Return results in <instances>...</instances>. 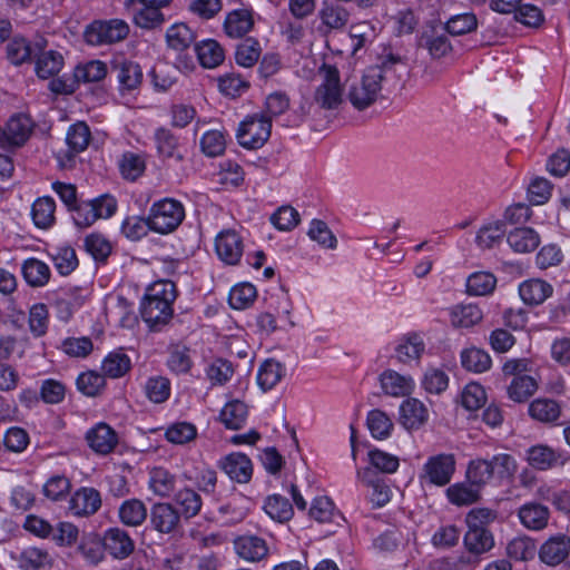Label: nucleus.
<instances>
[{
    "label": "nucleus",
    "mask_w": 570,
    "mask_h": 570,
    "mask_svg": "<svg viewBox=\"0 0 570 570\" xmlns=\"http://www.w3.org/2000/svg\"><path fill=\"white\" fill-rule=\"evenodd\" d=\"M175 298V285L171 282H158L148 288L140 312L150 328L168 323L173 316L171 303Z\"/></svg>",
    "instance_id": "nucleus-1"
},
{
    "label": "nucleus",
    "mask_w": 570,
    "mask_h": 570,
    "mask_svg": "<svg viewBox=\"0 0 570 570\" xmlns=\"http://www.w3.org/2000/svg\"><path fill=\"white\" fill-rule=\"evenodd\" d=\"M184 218L183 204L174 198H164L151 205L147 224H149V229L166 235L176 230Z\"/></svg>",
    "instance_id": "nucleus-2"
},
{
    "label": "nucleus",
    "mask_w": 570,
    "mask_h": 570,
    "mask_svg": "<svg viewBox=\"0 0 570 570\" xmlns=\"http://www.w3.org/2000/svg\"><path fill=\"white\" fill-rule=\"evenodd\" d=\"M272 132V120L261 114L247 116L239 125L237 140L240 146L247 149L263 147Z\"/></svg>",
    "instance_id": "nucleus-3"
},
{
    "label": "nucleus",
    "mask_w": 570,
    "mask_h": 570,
    "mask_svg": "<svg viewBox=\"0 0 570 570\" xmlns=\"http://www.w3.org/2000/svg\"><path fill=\"white\" fill-rule=\"evenodd\" d=\"M117 203L114 197L104 195L88 202L77 203L71 209L72 219L79 227H89L99 218H108L116 212Z\"/></svg>",
    "instance_id": "nucleus-4"
},
{
    "label": "nucleus",
    "mask_w": 570,
    "mask_h": 570,
    "mask_svg": "<svg viewBox=\"0 0 570 570\" xmlns=\"http://www.w3.org/2000/svg\"><path fill=\"white\" fill-rule=\"evenodd\" d=\"M367 69H377L380 73V83L399 85L410 71L407 58L393 51L391 48H384L377 57V63Z\"/></svg>",
    "instance_id": "nucleus-5"
},
{
    "label": "nucleus",
    "mask_w": 570,
    "mask_h": 570,
    "mask_svg": "<svg viewBox=\"0 0 570 570\" xmlns=\"http://www.w3.org/2000/svg\"><path fill=\"white\" fill-rule=\"evenodd\" d=\"M456 460L452 453H441L430 456L422 468L420 475L425 481L435 487L449 484L455 472Z\"/></svg>",
    "instance_id": "nucleus-6"
},
{
    "label": "nucleus",
    "mask_w": 570,
    "mask_h": 570,
    "mask_svg": "<svg viewBox=\"0 0 570 570\" xmlns=\"http://www.w3.org/2000/svg\"><path fill=\"white\" fill-rule=\"evenodd\" d=\"M129 32V27L124 20L95 21L85 31L87 43L100 46L124 40Z\"/></svg>",
    "instance_id": "nucleus-7"
},
{
    "label": "nucleus",
    "mask_w": 570,
    "mask_h": 570,
    "mask_svg": "<svg viewBox=\"0 0 570 570\" xmlns=\"http://www.w3.org/2000/svg\"><path fill=\"white\" fill-rule=\"evenodd\" d=\"M380 77L377 69H366L361 80L351 86L348 99L356 109L363 110L377 99L382 89Z\"/></svg>",
    "instance_id": "nucleus-8"
},
{
    "label": "nucleus",
    "mask_w": 570,
    "mask_h": 570,
    "mask_svg": "<svg viewBox=\"0 0 570 570\" xmlns=\"http://www.w3.org/2000/svg\"><path fill=\"white\" fill-rule=\"evenodd\" d=\"M323 82L315 91V101L325 109H334L342 102L340 72L335 66L324 63L321 68Z\"/></svg>",
    "instance_id": "nucleus-9"
},
{
    "label": "nucleus",
    "mask_w": 570,
    "mask_h": 570,
    "mask_svg": "<svg viewBox=\"0 0 570 570\" xmlns=\"http://www.w3.org/2000/svg\"><path fill=\"white\" fill-rule=\"evenodd\" d=\"M33 122L29 116L18 114L12 116L4 128H0V147H20L30 137Z\"/></svg>",
    "instance_id": "nucleus-10"
},
{
    "label": "nucleus",
    "mask_w": 570,
    "mask_h": 570,
    "mask_svg": "<svg viewBox=\"0 0 570 570\" xmlns=\"http://www.w3.org/2000/svg\"><path fill=\"white\" fill-rule=\"evenodd\" d=\"M153 529L161 534H171L180 528V513L168 502L155 503L149 513Z\"/></svg>",
    "instance_id": "nucleus-11"
},
{
    "label": "nucleus",
    "mask_w": 570,
    "mask_h": 570,
    "mask_svg": "<svg viewBox=\"0 0 570 570\" xmlns=\"http://www.w3.org/2000/svg\"><path fill=\"white\" fill-rule=\"evenodd\" d=\"M86 441L95 453L107 455L118 444V435L111 426L100 422L87 431Z\"/></svg>",
    "instance_id": "nucleus-12"
},
{
    "label": "nucleus",
    "mask_w": 570,
    "mask_h": 570,
    "mask_svg": "<svg viewBox=\"0 0 570 570\" xmlns=\"http://www.w3.org/2000/svg\"><path fill=\"white\" fill-rule=\"evenodd\" d=\"M218 257L228 265H236L243 255V243L234 230L222 232L215 242Z\"/></svg>",
    "instance_id": "nucleus-13"
},
{
    "label": "nucleus",
    "mask_w": 570,
    "mask_h": 570,
    "mask_svg": "<svg viewBox=\"0 0 570 570\" xmlns=\"http://www.w3.org/2000/svg\"><path fill=\"white\" fill-rule=\"evenodd\" d=\"M254 28L252 9L239 8L227 13L224 21V31L227 37L239 39L246 36Z\"/></svg>",
    "instance_id": "nucleus-14"
},
{
    "label": "nucleus",
    "mask_w": 570,
    "mask_h": 570,
    "mask_svg": "<svg viewBox=\"0 0 570 570\" xmlns=\"http://www.w3.org/2000/svg\"><path fill=\"white\" fill-rule=\"evenodd\" d=\"M218 466L232 479L239 483H247L253 473L250 460L243 453L236 452L226 455Z\"/></svg>",
    "instance_id": "nucleus-15"
},
{
    "label": "nucleus",
    "mask_w": 570,
    "mask_h": 570,
    "mask_svg": "<svg viewBox=\"0 0 570 570\" xmlns=\"http://www.w3.org/2000/svg\"><path fill=\"white\" fill-rule=\"evenodd\" d=\"M570 552V538L557 534L549 538L540 548L539 557L549 566H558L566 560Z\"/></svg>",
    "instance_id": "nucleus-16"
},
{
    "label": "nucleus",
    "mask_w": 570,
    "mask_h": 570,
    "mask_svg": "<svg viewBox=\"0 0 570 570\" xmlns=\"http://www.w3.org/2000/svg\"><path fill=\"white\" fill-rule=\"evenodd\" d=\"M381 387L385 394L402 397L414 390V381L410 375H402L393 370H386L380 375Z\"/></svg>",
    "instance_id": "nucleus-17"
},
{
    "label": "nucleus",
    "mask_w": 570,
    "mask_h": 570,
    "mask_svg": "<svg viewBox=\"0 0 570 570\" xmlns=\"http://www.w3.org/2000/svg\"><path fill=\"white\" fill-rule=\"evenodd\" d=\"M236 553L244 560L256 562L268 554L266 541L257 535H240L235 539Z\"/></svg>",
    "instance_id": "nucleus-18"
},
{
    "label": "nucleus",
    "mask_w": 570,
    "mask_h": 570,
    "mask_svg": "<svg viewBox=\"0 0 570 570\" xmlns=\"http://www.w3.org/2000/svg\"><path fill=\"white\" fill-rule=\"evenodd\" d=\"M101 505L100 493L94 488H82L75 492L69 502V509L75 515H90Z\"/></svg>",
    "instance_id": "nucleus-19"
},
{
    "label": "nucleus",
    "mask_w": 570,
    "mask_h": 570,
    "mask_svg": "<svg viewBox=\"0 0 570 570\" xmlns=\"http://www.w3.org/2000/svg\"><path fill=\"white\" fill-rule=\"evenodd\" d=\"M112 72L119 81L121 90H134L138 88L142 80V71L138 63L127 59H115L112 61Z\"/></svg>",
    "instance_id": "nucleus-20"
},
{
    "label": "nucleus",
    "mask_w": 570,
    "mask_h": 570,
    "mask_svg": "<svg viewBox=\"0 0 570 570\" xmlns=\"http://www.w3.org/2000/svg\"><path fill=\"white\" fill-rule=\"evenodd\" d=\"M519 519L527 529L533 531L543 530L550 518L549 508L537 502L523 504L518 512Z\"/></svg>",
    "instance_id": "nucleus-21"
},
{
    "label": "nucleus",
    "mask_w": 570,
    "mask_h": 570,
    "mask_svg": "<svg viewBox=\"0 0 570 570\" xmlns=\"http://www.w3.org/2000/svg\"><path fill=\"white\" fill-rule=\"evenodd\" d=\"M104 547L115 558L124 559L134 551V541L125 530L111 528L105 532Z\"/></svg>",
    "instance_id": "nucleus-22"
},
{
    "label": "nucleus",
    "mask_w": 570,
    "mask_h": 570,
    "mask_svg": "<svg viewBox=\"0 0 570 570\" xmlns=\"http://www.w3.org/2000/svg\"><path fill=\"white\" fill-rule=\"evenodd\" d=\"M420 47L425 48L433 58H442L451 52L452 46L444 29L431 28L422 33Z\"/></svg>",
    "instance_id": "nucleus-23"
},
{
    "label": "nucleus",
    "mask_w": 570,
    "mask_h": 570,
    "mask_svg": "<svg viewBox=\"0 0 570 570\" xmlns=\"http://www.w3.org/2000/svg\"><path fill=\"white\" fill-rule=\"evenodd\" d=\"M463 544L469 553L481 556L494 547V538L489 529L468 528L463 537Z\"/></svg>",
    "instance_id": "nucleus-24"
},
{
    "label": "nucleus",
    "mask_w": 570,
    "mask_h": 570,
    "mask_svg": "<svg viewBox=\"0 0 570 570\" xmlns=\"http://www.w3.org/2000/svg\"><path fill=\"white\" fill-rule=\"evenodd\" d=\"M552 286L542 279H529L519 286L521 299L528 305H539L552 295Z\"/></svg>",
    "instance_id": "nucleus-25"
},
{
    "label": "nucleus",
    "mask_w": 570,
    "mask_h": 570,
    "mask_svg": "<svg viewBox=\"0 0 570 570\" xmlns=\"http://www.w3.org/2000/svg\"><path fill=\"white\" fill-rule=\"evenodd\" d=\"M425 350V344L419 334L412 333L400 338L395 355L399 362L407 364L420 360Z\"/></svg>",
    "instance_id": "nucleus-26"
},
{
    "label": "nucleus",
    "mask_w": 570,
    "mask_h": 570,
    "mask_svg": "<svg viewBox=\"0 0 570 570\" xmlns=\"http://www.w3.org/2000/svg\"><path fill=\"white\" fill-rule=\"evenodd\" d=\"M445 494L450 503L463 507L478 502L481 498V490L466 480V482H458L450 485Z\"/></svg>",
    "instance_id": "nucleus-27"
},
{
    "label": "nucleus",
    "mask_w": 570,
    "mask_h": 570,
    "mask_svg": "<svg viewBox=\"0 0 570 570\" xmlns=\"http://www.w3.org/2000/svg\"><path fill=\"white\" fill-rule=\"evenodd\" d=\"M428 417V411L422 402L416 399L405 400L400 407V422L407 429L420 428Z\"/></svg>",
    "instance_id": "nucleus-28"
},
{
    "label": "nucleus",
    "mask_w": 570,
    "mask_h": 570,
    "mask_svg": "<svg viewBox=\"0 0 570 570\" xmlns=\"http://www.w3.org/2000/svg\"><path fill=\"white\" fill-rule=\"evenodd\" d=\"M507 242L515 253H530L539 246L540 236L530 227H519L508 234Z\"/></svg>",
    "instance_id": "nucleus-29"
},
{
    "label": "nucleus",
    "mask_w": 570,
    "mask_h": 570,
    "mask_svg": "<svg viewBox=\"0 0 570 570\" xmlns=\"http://www.w3.org/2000/svg\"><path fill=\"white\" fill-rule=\"evenodd\" d=\"M561 455L548 445H533L527 451V461L535 470L546 471L556 466Z\"/></svg>",
    "instance_id": "nucleus-30"
},
{
    "label": "nucleus",
    "mask_w": 570,
    "mask_h": 570,
    "mask_svg": "<svg viewBox=\"0 0 570 570\" xmlns=\"http://www.w3.org/2000/svg\"><path fill=\"white\" fill-rule=\"evenodd\" d=\"M132 16L136 26L144 29H154L164 22V14L156 7L137 2L127 9Z\"/></svg>",
    "instance_id": "nucleus-31"
},
{
    "label": "nucleus",
    "mask_w": 570,
    "mask_h": 570,
    "mask_svg": "<svg viewBox=\"0 0 570 570\" xmlns=\"http://www.w3.org/2000/svg\"><path fill=\"white\" fill-rule=\"evenodd\" d=\"M195 52L204 68H215L225 59L223 47L213 39L204 40L195 46Z\"/></svg>",
    "instance_id": "nucleus-32"
},
{
    "label": "nucleus",
    "mask_w": 570,
    "mask_h": 570,
    "mask_svg": "<svg viewBox=\"0 0 570 570\" xmlns=\"http://www.w3.org/2000/svg\"><path fill=\"white\" fill-rule=\"evenodd\" d=\"M247 416V405L239 400H233L226 403L219 414L222 423L230 430H238L243 428L246 423Z\"/></svg>",
    "instance_id": "nucleus-33"
},
{
    "label": "nucleus",
    "mask_w": 570,
    "mask_h": 570,
    "mask_svg": "<svg viewBox=\"0 0 570 570\" xmlns=\"http://www.w3.org/2000/svg\"><path fill=\"white\" fill-rule=\"evenodd\" d=\"M451 324L456 328H469L483 318V313L478 305L461 304L451 309Z\"/></svg>",
    "instance_id": "nucleus-34"
},
{
    "label": "nucleus",
    "mask_w": 570,
    "mask_h": 570,
    "mask_svg": "<svg viewBox=\"0 0 570 570\" xmlns=\"http://www.w3.org/2000/svg\"><path fill=\"white\" fill-rule=\"evenodd\" d=\"M56 203L51 197H39L31 207V217L38 228L47 229L55 223Z\"/></svg>",
    "instance_id": "nucleus-35"
},
{
    "label": "nucleus",
    "mask_w": 570,
    "mask_h": 570,
    "mask_svg": "<svg viewBox=\"0 0 570 570\" xmlns=\"http://www.w3.org/2000/svg\"><path fill=\"white\" fill-rule=\"evenodd\" d=\"M22 274L26 282L32 287L45 286L50 278L49 266L37 258L24 261L22 264Z\"/></svg>",
    "instance_id": "nucleus-36"
},
{
    "label": "nucleus",
    "mask_w": 570,
    "mask_h": 570,
    "mask_svg": "<svg viewBox=\"0 0 570 570\" xmlns=\"http://www.w3.org/2000/svg\"><path fill=\"white\" fill-rule=\"evenodd\" d=\"M538 390V380L528 374L519 377H513L508 387V395L514 402H525Z\"/></svg>",
    "instance_id": "nucleus-37"
},
{
    "label": "nucleus",
    "mask_w": 570,
    "mask_h": 570,
    "mask_svg": "<svg viewBox=\"0 0 570 570\" xmlns=\"http://www.w3.org/2000/svg\"><path fill=\"white\" fill-rule=\"evenodd\" d=\"M174 501L179 507V513H181L185 519L196 517L203 505L200 495L190 488H184L176 492Z\"/></svg>",
    "instance_id": "nucleus-38"
},
{
    "label": "nucleus",
    "mask_w": 570,
    "mask_h": 570,
    "mask_svg": "<svg viewBox=\"0 0 570 570\" xmlns=\"http://www.w3.org/2000/svg\"><path fill=\"white\" fill-rule=\"evenodd\" d=\"M529 414L532 419L551 423L559 419L561 409L558 402L551 399H537L529 406Z\"/></svg>",
    "instance_id": "nucleus-39"
},
{
    "label": "nucleus",
    "mask_w": 570,
    "mask_h": 570,
    "mask_svg": "<svg viewBox=\"0 0 570 570\" xmlns=\"http://www.w3.org/2000/svg\"><path fill=\"white\" fill-rule=\"evenodd\" d=\"M149 487L155 494L168 498L176 488V476L164 468H155L150 472Z\"/></svg>",
    "instance_id": "nucleus-40"
},
{
    "label": "nucleus",
    "mask_w": 570,
    "mask_h": 570,
    "mask_svg": "<svg viewBox=\"0 0 570 570\" xmlns=\"http://www.w3.org/2000/svg\"><path fill=\"white\" fill-rule=\"evenodd\" d=\"M121 522L129 527L140 525L147 518V509L138 499L126 500L119 509Z\"/></svg>",
    "instance_id": "nucleus-41"
},
{
    "label": "nucleus",
    "mask_w": 570,
    "mask_h": 570,
    "mask_svg": "<svg viewBox=\"0 0 570 570\" xmlns=\"http://www.w3.org/2000/svg\"><path fill=\"white\" fill-rule=\"evenodd\" d=\"M63 66V57L53 50L41 53L36 61V72L39 78L48 79L59 73Z\"/></svg>",
    "instance_id": "nucleus-42"
},
{
    "label": "nucleus",
    "mask_w": 570,
    "mask_h": 570,
    "mask_svg": "<svg viewBox=\"0 0 570 570\" xmlns=\"http://www.w3.org/2000/svg\"><path fill=\"white\" fill-rule=\"evenodd\" d=\"M461 364L468 371L483 373L491 367L492 361L485 351L471 347L461 353Z\"/></svg>",
    "instance_id": "nucleus-43"
},
{
    "label": "nucleus",
    "mask_w": 570,
    "mask_h": 570,
    "mask_svg": "<svg viewBox=\"0 0 570 570\" xmlns=\"http://www.w3.org/2000/svg\"><path fill=\"white\" fill-rule=\"evenodd\" d=\"M348 36L351 39L352 55L357 56L367 43L373 41L375 31L370 22L362 21L350 27Z\"/></svg>",
    "instance_id": "nucleus-44"
},
{
    "label": "nucleus",
    "mask_w": 570,
    "mask_h": 570,
    "mask_svg": "<svg viewBox=\"0 0 570 570\" xmlns=\"http://www.w3.org/2000/svg\"><path fill=\"white\" fill-rule=\"evenodd\" d=\"M265 512L277 522H286L293 517V507L289 501L279 495H269L264 504Z\"/></svg>",
    "instance_id": "nucleus-45"
},
{
    "label": "nucleus",
    "mask_w": 570,
    "mask_h": 570,
    "mask_svg": "<svg viewBox=\"0 0 570 570\" xmlns=\"http://www.w3.org/2000/svg\"><path fill=\"white\" fill-rule=\"evenodd\" d=\"M262 55L259 42L254 38H246L236 47L235 60L237 65L250 68L256 65Z\"/></svg>",
    "instance_id": "nucleus-46"
},
{
    "label": "nucleus",
    "mask_w": 570,
    "mask_h": 570,
    "mask_svg": "<svg viewBox=\"0 0 570 570\" xmlns=\"http://www.w3.org/2000/svg\"><path fill=\"white\" fill-rule=\"evenodd\" d=\"M504 235L505 223L497 220L483 225L476 234L475 242L481 248H491L500 243Z\"/></svg>",
    "instance_id": "nucleus-47"
},
{
    "label": "nucleus",
    "mask_w": 570,
    "mask_h": 570,
    "mask_svg": "<svg viewBox=\"0 0 570 570\" xmlns=\"http://www.w3.org/2000/svg\"><path fill=\"white\" fill-rule=\"evenodd\" d=\"M131 362L128 355L122 352H111L105 357L101 370L105 375L118 379L129 372Z\"/></svg>",
    "instance_id": "nucleus-48"
},
{
    "label": "nucleus",
    "mask_w": 570,
    "mask_h": 570,
    "mask_svg": "<svg viewBox=\"0 0 570 570\" xmlns=\"http://www.w3.org/2000/svg\"><path fill=\"white\" fill-rule=\"evenodd\" d=\"M119 169L125 179L134 181L139 178L146 169L145 158L142 155L127 151L122 154L119 160Z\"/></svg>",
    "instance_id": "nucleus-49"
},
{
    "label": "nucleus",
    "mask_w": 570,
    "mask_h": 570,
    "mask_svg": "<svg viewBox=\"0 0 570 570\" xmlns=\"http://www.w3.org/2000/svg\"><path fill=\"white\" fill-rule=\"evenodd\" d=\"M366 423L372 436L377 440L389 438L393 430V422L387 414L381 410L370 411Z\"/></svg>",
    "instance_id": "nucleus-50"
},
{
    "label": "nucleus",
    "mask_w": 570,
    "mask_h": 570,
    "mask_svg": "<svg viewBox=\"0 0 570 570\" xmlns=\"http://www.w3.org/2000/svg\"><path fill=\"white\" fill-rule=\"evenodd\" d=\"M167 43L170 48L183 51L190 47L195 41V35L185 23H176L171 26L166 33Z\"/></svg>",
    "instance_id": "nucleus-51"
},
{
    "label": "nucleus",
    "mask_w": 570,
    "mask_h": 570,
    "mask_svg": "<svg viewBox=\"0 0 570 570\" xmlns=\"http://www.w3.org/2000/svg\"><path fill=\"white\" fill-rule=\"evenodd\" d=\"M497 278L488 272H476L466 281V292L470 295L484 296L491 294L495 288Z\"/></svg>",
    "instance_id": "nucleus-52"
},
{
    "label": "nucleus",
    "mask_w": 570,
    "mask_h": 570,
    "mask_svg": "<svg viewBox=\"0 0 570 570\" xmlns=\"http://www.w3.org/2000/svg\"><path fill=\"white\" fill-rule=\"evenodd\" d=\"M491 464L485 459L470 461L466 469V480L480 490L494 476Z\"/></svg>",
    "instance_id": "nucleus-53"
},
{
    "label": "nucleus",
    "mask_w": 570,
    "mask_h": 570,
    "mask_svg": "<svg viewBox=\"0 0 570 570\" xmlns=\"http://www.w3.org/2000/svg\"><path fill=\"white\" fill-rule=\"evenodd\" d=\"M537 552L535 542L529 537L512 539L507 546V554L515 560L527 561L533 559Z\"/></svg>",
    "instance_id": "nucleus-54"
},
{
    "label": "nucleus",
    "mask_w": 570,
    "mask_h": 570,
    "mask_svg": "<svg viewBox=\"0 0 570 570\" xmlns=\"http://www.w3.org/2000/svg\"><path fill=\"white\" fill-rule=\"evenodd\" d=\"M90 139V129L83 121L73 124L67 131V144L75 153L83 151L88 147Z\"/></svg>",
    "instance_id": "nucleus-55"
},
{
    "label": "nucleus",
    "mask_w": 570,
    "mask_h": 570,
    "mask_svg": "<svg viewBox=\"0 0 570 570\" xmlns=\"http://www.w3.org/2000/svg\"><path fill=\"white\" fill-rule=\"evenodd\" d=\"M145 393L153 403H164L170 396V381L160 375L149 377L145 384Z\"/></svg>",
    "instance_id": "nucleus-56"
},
{
    "label": "nucleus",
    "mask_w": 570,
    "mask_h": 570,
    "mask_svg": "<svg viewBox=\"0 0 570 570\" xmlns=\"http://www.w3.org/2000/svg\"><path fill=\"white\" fill-rule=\"evenodd\" d=\"M478 27V19L474 13L465 12L451 17L443 28L448 33L461 36L473 31Z\"/></svg>",
    "instance_id": "nucleus-57"
},
{
    "label": "nucleus",
    "mask_w": 570,
    "mask_h": 570,
    "mask_svg": "<svg viewBox=\"0 0 570 570\" xmlns=\"http://www.w3.org/2000/svg\"><path fill=\"white\" fill-rule=\"evenodd\" d=\"M320 17L324 26L335 30L344 28L350 20V13L341 6L326 4L320 11Z\"/></svg>",
    "instance_id": "nucleus-58"
},
{
    "label": "nucleus",
    "mask_w": 570,
    "mask_h": 570,
    "mask_svg": "<svg viewBox=\"0 0 570 570\" xmlns=\"http://www.w3.org/2000/svg\"><path fill=\"white\" fill-rule=\"evenodd\" d=\"M282 365L273 360L263 363L258 371L257 381L264 391L273 389L282 379Z\"/></svg>",
    "instance_id": "nucleus-59"
},
{
    "label": "nucleus",
    "mask_w": 570,
    "mask_h": 570,
    "mask_svg": "<svg viewBox=\"0 0 570 570\" xmlns=\"http://www.w3.org/2000/svg\"><path fill=\"white\" fill-rule=\"evenodd\" d=\"M7 59L14 66H20L31 59V47L24 38H13L6 47Z\"/></svg>",
    "instance_id": "nucleus-60"
},
{
    "label": "nucleus",
    "mask_w": 570,
    "mask_h": 570,
    "mask_svg": "<svg viewBox=\"0 0 570 570\" xmlns=\"http://www.w3.org/2000/svg\"><path fill=\"white\" fill-rule=\"evenodd\" d=\"M107 75V67L102 61L92 60L75 70V78L82 82H98Z\"/></svg>",
    "instance_id": "nucleus-61"
},
{
    "label": "nucleus",
    "mask_w": 570,
    "mask_h": 570,
    "mask_svg": "<svg viewBox=\"0 0 570 570\" xmlns=\"http://www.w3.org/2000/svg\"><path fill=\"white\" fill-rule=\"evenodd\" d=\"M308 236L314 242L326 248H335L337 239L328 228L327 224L321 219H313L308 229Z\"/></svg>",
    "instance_id": "nucleus-62"
},
{
    "label": "nucleus",
    "mask_w": 570,
    "mask_h": 570,
    "mask_svg": "<svg viewBox=\"0 0 570 570\" xmlns=\"http://www.w3.org/2000/svg\"><path fill=\"white\" fill-rule=\"evenodd\" d=\"M55 267L61 275H69L78 266L76 252L70 246L57 248L52 255Z\"/></svg>",
    "instance_id": "nucleus-63"
},
{
    "label": "nucleus",
    "mask_w": 570,
    "mask_h": 570,
    "mask_svg": "<svg viewBox=\"0 0 570 570\" xmlns=\"http://www.w3.org/2000/svg\"><path fill=\"white\" fill-rule=\"evenodd\" d=\"M256 288L249 283H244L232 288L228 299L233 308L243 309L256 298Z\"/></svg>",
    "instance_id": "nucleus-64"
}]
</instances>
